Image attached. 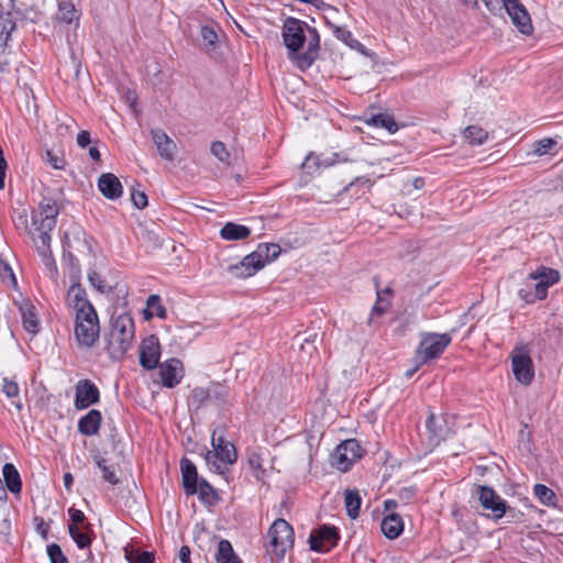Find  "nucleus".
Segmentation results:
<instances>
[{
	"instance_id": "obj_1",
	"label": "nucleus",
	"mask_w": 563,
	"mask_h": 563,
	"mask_svg": "<svg viewBox=\"0 0 563 563\" xmlns=\"http://www.w3.org/2000/svg\"><path fill=\"white\" fill-rule=\"evenodd\" d=\"M58 213L59 209L56 201L51 198H44L38 203V207L33 210L31 217L34 230L38 234L35 235L34 233L30 232V235L35 243L36 250L42 256L44 266L46 268V275L54 284H57L58 280V269L51 252V232L56 225Z\"/></svg>"
},
{
	"instance_id": "obj_2",
	"label": "nucleus",
	"mask_w": 563,
	"mask_h": 563,
	"mask_svg": "<svg viewBox=\"0 0 563 563\" xmlns=\"http://www.w3.org/2000/svg\"><path fill=\"white\" fill-rule=\"evenodd\" d=\"M283 41L288 56L300 69L309 68L319 49V34L316 29L296 18H287L283 25Z\"/></svg>"
},
{
	"instance_id": "obj_3",
	"label": "nucleus",
	"mask_w": 563,
	"mask_h": 563,
	"mask_svg": "<svg viewBox=\"0 0 563 563\" xmlns=\"http://www.w3.org/2000/svg\"><path fill=\"white\" fill-rule=\"evenodd\" d=\"M134 321L129 313L112 318L107 350L111 358L120 360L134 341Z\"/></svg>"
},
{
	"instance_id": "obj_4",
	"label": "nucleus",
	"mask_w": 563,
	"mask_h": 563,
	"mask_svg": "<svg viewBox=\"0 0 563 563\" xmlns=\"http://www.w3.org/2000/svg\"><path fill=\"white\" fill-rule=\"evenodd\" d=\"M279 253L280 247L278 244L262 243L239 264L231 265L229 271L236 278L251 277L264 268L268 263L276 260Z\"/></svg>"
},
{
	"instance_id": "obj_5",
	"label": "nucleus",
	"mask_w": 563,
	"mask_h": 563,
	"mask_svg": "<svg viewBox=\"0 0 563 563\" xmlns=\"http://www.w3.org/2000/svg\"><path fill=\"white\" fill-rule=\"evenodd\" d=\"M266 551L272 560L280 561L294 545L292 527L285 519H276L267 531Z\"/></svg>"
},
{
	"instance_id": "obj_6",
	"label": "nucleus",
	"mask_w": 563,
	"mask_h": 563,
	"mask_svg": "<svg viewBox=\"0 0 563 563\" xmlns=\"http://www.w3.org/2000/svg\"><path fill=\"white\" fill-rule=\"evenodd\" d=\"M483 2L492 12L504 8L520 33L523 35L532 34L533 26L530 14L520 0H483Z\"/></svg>"
},
{
	"instance_id": "obj_7",
	"label": "nucleus",
	"mask_w": 563,
	"mask_h": 563,
	"mask_svg": "<svg viewBox=\"0 0 563 563\" xmlns=\"http://www.w3.org/2000/svg\"><path fill=\"white\" fill-rule=\"evenodd\" d=\"M529 279L534 280L533 291L528 288H521L518 291L519 297L527 303H532L536 300H543L548 295V288L560 279V274L556 269L542 267L529 274Z\"/></svg>"
},
{
	"instance_id": "obj_8",
	"label": "nucleus",
	"mask_w": 563,
	"mask_h": 563,
	"mask_svg": "<svg viewBox=\"0 0 563 563\" xmlns=\"http://www.w3.org/2000/svg\"><path fill=\"white\" fill-rule=\"evenodd\" d=\"M99 319L95 308L76 313L75 336L79 345L91 347L99 338Z\"/></svg>"
},
{
	"instance_id": "obj_9",
	"label": "nucleus",
	"mask_w": 563,
	"mask_h": 563,
	"mask_svg": "<svg viewBox=\"0 0 563 563\" xmlns=\"http://www.w3.org/2000/svg\"><path fill=\"white\" fill-rule=\"evenodd\" d=\"M451 335L448 333H428L422 336L416 352L415 361L428 363L439 357L451 343Z\"/></svg>"
},
{
	"instance_id": "obj_10",
	"label": "nucleus",
	"mask_w": 563,
	"mask_h": 563,
	"mask_svg": "<svg viewBox=\"0 0 563 563\" xmlns=\"http://www.w3.org/2000/svg\"><path fill=\"white\" fill-rule=\"evenodd\" d=\"M511 365L515 378L522 385H529L534 377V368L527 344L520 343L511 352Z\"/></svg>"
},
{
	"instance_id": "obj_11",
	"label": "nucleus",
	"mask_w": 563,
	"mask_h": 563,
	"mask_svg": "<svg viewBox=\"0 0 563 563\" xmlns=\"http://www.w3.org/2000/svg\"><path fill=\"white\" fill-rule=\"evenodd\" d=\"M427 440L430 448L438 446L442 441L446 440L454 433L453 424L444 415H435L430 412L426 420Z\"/></svg>"
},
{
	"instance_id": "obj_12",
	"label": "nucleus",
	"mask_w": 563,
	"mask_h": 563,
	"mask_svg": "<svg viewBox=\"0 0 563 563\" xmlns=\"http://www.w3.org/2000/svg\"><path fill=\"white\" fill-rule=\"evenodd\" d=\"M362 456V449L355 439H349L338 445L332 464L340 471L346 472Z\"/></svg>"
},
{
	"instance_id": "obj_13",
	"label": "nucleus",
	"mask_w": 563,
	"mask_h": 563,
	"mask_svg": "<svg viewBox=\"0 0 563 563\" xmlns=\"http://www.w3.org/2000/svg\"><path fill=\"white\" fill-rule=\"evenodd\" d=\"M476 494L482 507L492 511L494 519H500L507 514V503L492 487L478 485Z\"/></svg>"
},
{
	"instance_id": "obj_14",
	"label": "nucleus",
	"mask_w": 563,
	"mask_h": 563,
	"mask_svg": "<svg viewBox=\"0 0 563 563\" xmlns=\"http://www.w3.org/2000/svg\"><path fill=\"white\" fill-rule=\"evenodd\" d=\"M339 532L335 527L322 526L309 537L310 549L316 552H328L336 545Z\"/></svg>"
},
{
	"instance_id": "obj_15",
	"label": "nucleus",
	"mask_w": 563,
	"mask_h": 563,
	"mask_svg": "<svg viewBox=\"0 0 563 563\" xmlns=\"http://www.w3.org/2000/svg\"><path fill=\"white\" fill-rule=\"evenodd\" d=\"M161 344L156 335L145 338L140 345V364L145 369H154L159 363Z\"/></svg>"
},
{
	"instance_id": "obj_16",
	"label": "nucleus",
	"mask_w": 563,
	"mask_h": 563,
	"mask_svg": "<svg viewBox=\"0 0 563 563\" xmlns=\"http://www.w3.org/2000/svg\"><path fill=\"white\" fill-rule=\"evenodd\" d=\"M75 407L78 410L86 409L99 401L100 393L98 387L89 379H81L77 383Z\"/></svg>"
},
{
	"instance_id": "obj_17",
	"label": "nucleus",
	"mask_w": 563,
	"mask_h": 563,
	"mask_svg": "<svg viewBox=\"0 0 563 563\" xmlns=\"http://www.w3.org/2000/svg\"><path fill=\"white\" fill-rule=\"evenodd\" d=\"M162 385L173 388L180 383L183 378V364L177 358H170L162 364L159 369Z\"/></svg>"
},
{
	"instance_id": "obj_18",
	"label": "nucleus",
	"mask_w": 563,
	"mask_h": 563,
	"mask_svg": "<svg viewBox=\"0 0 563 563\" xmlns=\"http://www.w3.org/2000/svg\"><path fill=\"white\" fill-rule=\"evenodd\" d=\"M66 303L69 308H73L76 313L81 312V310H85L86 312L89 308H93L87 299L85 288L78 283V280H75L68 288Z\"/></svg>"
},
{
	"instance_id": "obj_19",
	"label": "nucleus",
	"mask_w": 563,
	"mask_h": 563,
	"mask_svg": "<svg viewBox=\"0 0 563 563\" xmlns=\"http://www.w3.org/2000/svg\"><path fill=\"white\" fill-rule=\"evenodd\" d=\"M151 134L159 156L173 162L177 150L176 143L162 129L152 130Z\"/></svg>"
},
{
	"instance_id": "obj_20",
	"label": "nucleus",
	"mask_w": 563,
	"mask_h": 563,
	"mask_svg": "<svg viewBox=\"0 0 563 563\" xmlns=\"http://www.w3.org/2000/svg\"><path fill=\"white\" fill-rule=\"evenodd\" d=\"M98 188L110 200H115L123 194V186L120 179L112 173H106L99 177Z\"/></svg>"
},
{
	"instance_id": "obj_21",
	"label": "nucleus",
	"mask_w": 563,
	"mask_h": 563,
	"mask_svg": "<svg viewBox=\"0 0 563 563\" xmlns=\"http://www.w3.org/2000/svg\"><path fill=\"white\" fill-rule=\"evenodd\" d=\"M211 443L221 462L230 466L236 461L238 455L234 445L225 441L222 434L218 435L217 431H213Z\"/></svg>"
},
{
	"instance_id": "obj_22",
	"label": "nucleus",
	"mask_w": 563,
	"mask_h": 563,
	"mask_svg": "<svg viewBox=\"0 0 563 563\" xmlns=\"http://www.w3.org/2000/svg\"><path fill=\"white\" fill-rule=\"evenodd\" d=\"M180 471L185 493L187 495L198 493V473L195 464L188 459H183L180 462Z\"/></svg>"
},
{
	"instance_id": "obj_23",
	"label": "nucleus",
	"mask_w": 563,
	"mask_h": 563,
	"mask_svg": "<svg viewBox=\"0 0 563 563\" xmlns=\"http://www.w3.org/2000/svg\"><path fill=\"white\" fill-rule=\"evenodd\" d=\"M101 421V412L97 409H91L79 419L78 431L87 437L96 435L99 432Z\"/></svg>"
},
{
	"instance_id": "obj_24",
	"label": "nucleus",
	"mask_w": 563,
	"mask_h": 563,
	"mask_svg": "<svg viewBox=\"0 0 563 563\" xmlns=\"http://www.w3.org/2000/svg\"><path fill=\"white\" fill-rule=\"evenodd\" d=\"M380 529L386 538L394 540L402 532L404 521L399 515L390 514L382 520Z\"/></svg>"
},
{
	"instance_id": "obj_25",
	"label": "nucleus",
	"mask_w": 563,
	"mask_h": 563,
	"mask_svg": "<svg viewBox=\"0 0 563 563\" xmlns=\"http://www.w3.org/2000/svg\"><path fill=\"white\" fill-rule=\"evenodd\" d=\"M251 230L242 224L228 222L220 230V235L225 241H239L249 238Z\"/></svg>"
},
{
	"instance_id": "obj_26",
	"label": "nucleus",
	"mask_w": 563,
	"mask_h": 563,
	"mask_svg": "<svg viewBox=\"0 0 563 563\" xmlns=\"http://www.w3.org/2000/svg\"><path fill=\"white\" fill-rule=\"evenodd\" d=\"M15 29L11 12L0 14V54H4L8 41L12 31Z\"/></svg>"
},
{
	"instance_id": "obj_27",
	"label": "nucleus",
	"mask_w": 563,
	"mask_h": 563,
	"mask_svg": "<svg viewBox=\"0 0 563 563\" xmlns=\"http://www.w3.org/2000/svg\"><path fill=\"white\" fill-rule=\"evenodd\" d=\"M145 320H150L153 317H158L159 319H166L167 311L165 307L161 302V297L158 295H151L146 300V308L143 311Z\"/></svg>"
},
{
	"instance_id": "obj_28",
	"label": "nucleus",
	"mask_w": 563,
	"mask_h": 563,
	"mask_svg": "<svg viewBox=\"0 0 563 563\" xmlns=\"http://www.w3.org/2000/svg\"><path fill=\"white\" fill-rule=\"evenodd\" d=\"M361 504H362V498L360 496L358 490L345 489L344 505H345L346 514L351 519H356L358 517Z\"/></svg>"
},
{
	"instance_id": "obj_29",
	"label": "nucleus",
	"mask_w": 563,
	"mask_h": 563,
	"mask_svg": "<svg viewBox=\"0 0 563 563\" xmlns=\"http://www.w3.org/2000/svg\"><path fill=\"white\" fill-rule=\"evenodd\" d=\"M21 316L23 328L30 333H37L40 331V321L32 305H24L21 307Z\"/></svg>"
},
{
	"instance_id": "obj_30",
	"label": "nucleus",
	"mask_w": 563,
	"mask_h": 563,
	"mask_svg": "<svg viewBox=\"0 0 563 563\" xmlns=\"http://www.w3.org/2000/svg\"><path fill=\"white\" fill-rule=\"evenodd\" d=\"M2 474L8 489L14 494L20 493L22 488V483L20 474L14 467V465L10 463L4 464Z\"/></svg>"
},
{
	"instance_id": "obj_31",
	"label": "nucleus",
	"mask_w": 563,
	"mask_h": 563,
	"mask_svg": "<svg viewBox=\"0 0 563 563\" xmlns=\"http://www.w3.org/2000/svg\"><path fill=\"white\" fill-rule=\"evenodd\" d=\"M2 393L8 397L13 399L12 405L18 411H21L23 408L22 401L19 399L20 395V387L18 383L13 379H10L8 377H4L2 379Z\"/></svg>"
},
{
	"instance_id": "obj_32",
	"label": "nucleus",
	"mask_w": 563,
	"mask_h": 563,
	"mask_svg": "<svg viewBox=\"0 0 563 563\" xmlns=\"http://www.w3.org/2000/svg\"><path fill=\"white\" fill-rule=\"evenodd\" d=\"M216 560L218 563H242L228 540H220Z\"/></svg>"
},
{
	"instance_id": "obj_33",
	"label": "nucleus",
	"mask_w": 563,
	"mask_h": 563,
	"mask_svg": "<svg viewBox=\"0 0 563 563\" xmlns=\"http://www.w3.org/2000/svg\"><path fill=\"white\" fill-rule=\"evenodd\" d=\"M93 462L96 464V466L102 472V478L111 484V485H117L120 479H119V476L117 475V472L114 470L113 466H109L107 464V460L103 459L102 456L100 455H95L93 456Z\"/></svg>"
},
{
	"instance_id": "obj_34",
	"label": "nucleus",
	"mask_w": 563,
	"mask_h": 563,
	"mask_svg": "<svg viewBox=\"0 0 563 563\" xmlns=\"http://www.w3.org/2000/svg\"><path fill=\"white\" fill-rule=\"evenodd\" d=\"M367 124L373 125L375 128L385 129L391 134L397 132V130H398V125L395 122L394 118L387 113H379V114L373 115L367 121Z\"/></svg>"
},
{
	"instance_id": "obj_35",
	"label": "nucleus",
	"mask_w": 563,
	"mask_h": 563,
	"mask_svg": "<svg viewBox=\"0 0 563 563\" xmlns=\"http://www.w3.org/2000/svg\"><path fill=\"white\" fill-rule=\"evenodd\" d=\"M338 154H332L331 156L322 157L321 155H316L313 153H310L307 155L302 166L305 168H310L311 164H313L317 168L319 167H329L338 163Z\"/></svg>"
},
{
	"instance_id": "obj_36",
	"label": "nucleus",
	"mask_w": 563,
	"mask_h": 563,
	"mask_svg": "<svg viewBox=\"0 0 563 563\" xmlns=\"http://www.w3.org/2000/svg\"><path fill=\"white\" fill-rule=\"evenodd\" d=\"M125 559L129 563H153L154 554L148 551H140L134 547H126L124 549Z\"/></svg>"
},
{
	"instance_id": "obj_37",
	"label": "nucleus",
	"mask_w": 563,
	"mask_h": 563,
	"mask_svg": "<svg viewBox=\"0 0 563 563\" xmlns=\"http://www.w3.org/2000/svg\"><path fill=\"white\" fill-rule=\"evenodd\" d=\"M464 137L471 145H482L488 137L487 131L477 125H470L464 130Z\"/></svg>"
},
{
	"instance_id": "obj_38",
	"label": "nucleus",
	"mask_w": 563,
	"mask_h": 563,
	"mask_svg": "<svg viewBox=\"0 0 563 563\" xmlns=\"http://www.w3.org/2000/svg\"><path fill=\"white\" fill-rule=\"evenodd\" d=\"M534 496L545 506H553L556 500V496L552 489L543 484H536L533 487Z\"/></svg>"
},
{
	"instance_id": "obj_39",
	"label": "nucleus",
	"mask_w": 563,
	"mask_h": 563,
	"mask_svg": "<svg viewBox=\"0 0 563 563\" xmlns=\"http://www.w3.org/2000/svg\"><path fill=\"white\" fill-rule=\"evenodd\" d=\"M68 532L78 548L85 549L91 544V530H84L82 528H68Z\"/></svg>"
},
{
	"instance_id": "obj_40",
	"label": "nucleus",
	"mask_w": 563,
	"mask_h": 563,
	"mask_svg": "<svg viewBox=\"0 0 563 563\" xmlns=\"http://www.w3.org/2000/svg\"><path fill=\"white\" fill-rule=\"evenodd\" d=\"M57 19L65 23H71L78 20V14L75 5L70 2H60L58 5Z\"/></svg>"
},
{
	"instance_id": "obj_41",
	"label": "nucleus",
	"mask_w": 563,
	"mask_h": 563,
	"mask_svg": "<svg viewBox=\"0 0 563 563\" xmlns=\"http://www.w3.org/2000/svg\"><path fill=\"white\" fill-rule=\"evenodd\" d=\"M205 460L209 470L218 474H224L229 470V466L224 462L220 461V457L214 450L208 451Z\"/></svg>"
},
{
	"instance_id": "obj_42",
	"label": "nucleus",
	"mask_w": 563,
	"mask_h": 563,
	"mask_svg": "<svg viewBox=\"0 0 563 563\" xmlns=\"http://www.w3.org/2000/svg\"><path fill=\"white\" fill-rule=\"evenodd\" d=\"M88 282L101 294H110L113 290V287L109 285L96 271L90 269L88 272Z\"/></svg>"
},
{
	"instance_id": "obj_43",
	"label": "nucleus",
	"mask_w": 563,
	"mask_h": 563,
	"mask_svg": "<svg viewBox=\"0 0 563 563\" xmlns=\"http://www.w3.org/2000/svg\"><path fill=\"white\" fill-rule=\"evenodd\" d=\"M68 514L71 520V523L68 528H82L84 530H91V523L87 521L85 514L75 508H69Z\"/></svg>"
},
{
	"instance_id": "obj_44",
	"label": "nucleus",
	"mask_w": 563,
	"mask_h": 563,
	"mask_svg": "<svg viewBox=\"0 0 563 563\" xmlns=\"http://www.w3.org/2000/svg\"><path fill=\"white\" fill-rule=\"evenodd\" d=\"M211 154L217 157L221 163L225 165H231L230 162V153L227 150V146L223 142L216 141L211 144L210 147Z\"/></svg>"
},
{
	"instance_id": "obj_45",
	"label": "nucleus",
	"mask_w": 563,
	"mask_h": 563,
	"mask_svg": "<svg viewBox=\"0 0 563 563\" xmlns=\"http://www.w3.org/2000/svg\"><path fill=\"white\" fill-rule=\"evenodd\" d=\"M247 463H249V466L251 467V470L253 471L254 476L257 479H262L263 476H264V473H265V470L263 468V459H262V456L258 453H256V452H252L249 455Z\"/></svg>"
},
{
	"instance_id": "obj_46",
	"label": "nucleus",
	"mask_w": 563,
	"mask_h": 563,
	"mask_svg": "<svg viewBox=\"0 0 563 563\" xmlns=\"http://www.w3.org/2000/svg\"><path fill=\"white\" fill-rule=\"evenodd\" d=\"M334 13H332L331 16ZM329 16H330V14H328L327 19H329ZM327 23L332 29V32L336 38L344 42L346 45L351 46V44H352L351 42L354 41V37H353L351 31H349L346 27L334 25V24L330 23L329 20H327Z\"/></svg>"
},
{
	"instance_id": "obj_47",
	"label": "nucleus",
	"mask_w": 563,
	"mask_h": 563,
	"mask_svg": "<svg viewBox=\"0 0 563 563\" xmlns=\"http://www.w3.org/2000/svg\"><path fill=\"white\" fill-rule=\"evenodd\" d=\"M556 145V141L550 137L542 139L533 144V152L539 155L548 154L554 146Z\"/></svg>"
},
{
	"instance_id": "obj_48",
	"label": "nucleus",
	"mask_w": 563,
	"mask_h": 563,
	"mask_svg": "<svg viewBox=\"0 0 563 563\" xmlns=\"http://www.w3.org/2000/svg\"><path fill=\"white\" fill-rule=\"evenodd\" d=\"M47 555L49 558L51 563H68L60 547L56 543L47 545Z\"/></svg>"
},
{
	"instance_id": "obj_49",
	"label": "nucleus",
	"mask_w": 563,
	"mask_h": 563,
	"mask_svg": "<svg viewBox=\"0 0 563 563\" xmlns=\"http://www.w3.org/2000/svg\"><path fill=\"white\" fill-rule=\"evenodd\" d=\"M0 278L4 284H15V276L10 265L0 256Z\"/></svg>"
},
{
	"instance_id": "obj_50",
	"label": "nucleus",
	"mask_w": 563,
	"mask_h": 563,
	"mask_svg": "<svg viewBox=\"0 0 563 563\" xmlns=\"http://www.w3.org/2000/svg\"><path fill=\"white\" fill-rule=\"evenodd\" d=\"M131 200L137 209H144L147 206V196L139 188H132Z\"/></svg>"
},
{
	"instance_id": "obj_51",
	"label": "nucleus",
	"mask_w": 563,
	"mask_h": 563,
	"mask_svg": "<svg viewBox=\"0 0 563 563\" xmlns=\"http://www.w3.org/2000/svg\"><path fill=\"white\" fill-rule=\"evenodd\" d=\"M14 223L18 228H23L24 230H27V232H32L35 235L38 233L35 232L33 224L31 223V228L27 225V211L26 209H22L18 212V216L14 218Z\"/></svg>"
},
{
	"instance_id": "obj_52",
	"label": "nucleus",
	"mask_w": 563,
	"mask_h": 563,
	"mask_svg": "<svg viewBox=\"0 0 563 563\" xmlns=\"http://www.w3.org/2000/svg\"><path fill=\"white\" fill-rule=\"evenodd\" d=\"M373 181L367 177H356L353 181H351L346 187L345 191H350L354 187H362L365 190H369L373 186Z\"/></svg>"
},
{
	"instance_id": "obj_53",
	"label": "nucleus",
	"mask_w": 563,
	"mask_h": 563,
	"mask_svg": "<svg viewBox=\"0 0 563 563\" xmlns=\"http://www.w3.org/2000/svg\"><path fill=\"white\" fill-rule=\"evenodd\" d=\"M46 162L55 169H64L65 161L63 157L55 155L52 151L45 153Z\"/></svg>"
},
{
	"instance_id": "obj_54",
	"label": "nucleus",
	"mask_w": 563,
	"mask_h": 563,
	"mask_svg": "<svg viewBox=\"0 0 563 563\" xmlns=\"http://www.w3.org/2000/svg\"><path fill=\"white\" fill-rule=\"evenodd\" d=\"M201 37L206 43L212 45L216 43L218 35L212 27L205 25L201 27Z\"/></svg>"
},
{
	"instance_id": "obj_55",
	"label": "nucleus",
	"mask_w": 563,
	"mask_h": 563,
	"mask_svg": "<svg viewBox=\"0 0 563 563\" xmlns=\"http://www.w3.org/2000/svg\"><path fill=\"white\" fill-rule=\"evenodd\" d=\"M387 306H388V301H386L383 298V292L377 291V301L375 302V305L372 308V313L373 314H382L385 312Z\"/></svg>"
},
{
	"instance_id": "obj_56",
	"label": "nucleus",
	"mask_w": 563,
	"mask_h": 563,
	"mask_svg": "<svg viewBox=\"0 0 563 563\" xmlns=\"http://www.w3.org/2000/svg\"><path fill=\"white\" fill-rule=\"evenodd\" d=\"M68 261L70 265V267H68L70 277L74 282L78 280L80 277V267L78 265V261L71 254H68Z\"/></svg>"
},
{
	"instance_id": "obj_57",
	"label": "nucleus",
	"mask_w": 563,
	"mask_h": 563,
	"mask_svg": "<svg viewBox=\"0 0 563 563\" xmlns=\"http://www.w3.org/2000/svg\"><path fill=\"white\" fill-rule=\"evenodd\" d=\"M209 398V394L203 388H195L191 393V399L194 402L201 405Z\"/></svg>"
},
{
	"instance_id": "obj_58",
	"label": "nucleus",
	"mask_w": 563,
	"mask_h": 563,
	"mask_svg": "<svg viewBox=\"0 0 563 563\" xmlns=\"http://www.w3.org/2000/svg\"><path fill=\"white\" fill-rule=\"evenodd\" d=\"M198 492L202 499L207 498L209 495L214 493L212 486L209 485L205 479H200V482L198 483Z\"/></svg>"
},
{
	"instance_id": "obj_59",
	"label": "nucleus",
	"mask_w": 563,
	"mask_h": 563,
	"mask_svg": "<svg viewBox=\"0 0 563 563\" xmlns=\"http://www.w3.org/2000/svg\"><path fill=\"white\" fill-rule=\"evenodd\" d=\"M91 143L90 133L88 131H81L77 135V144L79 147L85 148Z\"/></svg>"
},
{
	"instance_id": "obj_60",
	"label": "nucleus",
	"mask_w": 563,
	"mask_h": 563,
	"mask_svg": "<svg viewBox=\"0 0 563 563\" xmlns=\"http://www.w3.org/2000/svg\"><path fill=\"white\" fill-rule=\"evenodd\" d=\"M190 554H191L190 548L188 545H183L178 552V562L179 563H191Z\"/></svg>"
},
{
	"instance_id": "obj_61",
	"label": "nucleus",
	"mask_w": 563,
	"mask_h": 563,
	"mask_svg": "<svg viewBox=\"0 0 563 563\" xmlns=\"http://www.w3.org/2000/svg\"><path fill=\"white\" fill-rule=\"evenodd\" d=\"M351 43H352L351 46H350L351 48H354V49L358 51L363 55H366V56L368 55L365 46L362 43H360L357 40L354 38V41L351 42Z\"/></svg>"
},
{
	"instance_id": "obj_62",
	"label": "nucleus",
	"mask_w": 563,
	"mask_h": 563,
	"mask_svg": "<svg viewBox=\"0 0 563 563\" xmlns=\"http://www.w3.org/2000/svg\"><path fill=\"white\" fill-rule=\"evenodd\" d=\"M63 481H64V486L65 488L70 492L71 490V485H73V482H74V477L70 473H65L64 476H63Z\"/></svg>"
},
{
	"instance_id": "obj_63",
	"label": "nucleus",
	"mask_w": 563,
	"mask_h": 563,
	"mask_svg": "<svg viewBox=\"0 0 563 563\" xmlns=\"http://www.w3.org/2000/svg\"><path fill=\"white\" fill-rule=\"evenodd\" d=\"M89 156L91 157V159H93L96 162L100 161V157H101L100 152L95 145L89 147Z\"/></svg>"
},
{
	"instance_id": "obj_64",
	"label": "nucleus",
	"mask_w": 563,
	"mask_h": 563,
	"mask_svg": "<svg viewBox=\"0 0 563 563\" xmlns=\"http://www.w3.org/2000/svg\"><path fill=\"white\" fill-rule=\"evenodd\" d=\"M317 339V332H310L309 335H307L305 339H303V343H301V349H305V343L306 344H312Z\"/></svg>"
}]
</instances>
